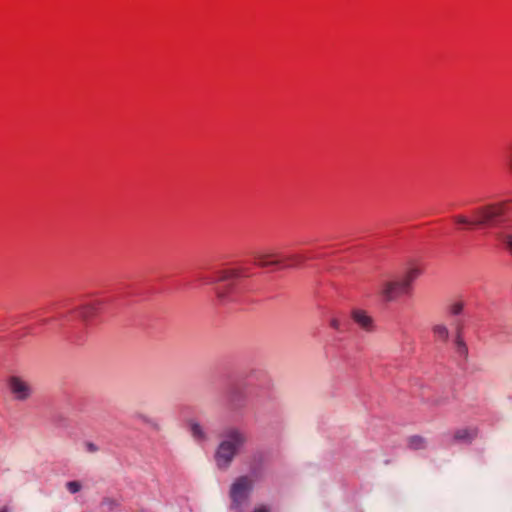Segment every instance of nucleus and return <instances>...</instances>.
<instances>
[{
	"instance_id": "obj_14",
	"label": "nucleus",
	"mask_w": 512,
	"mask_h": 512,
	"mask_svg": "<svg viewBox=\"0 0 512 512\" xmlns=\"http://www.w3.org/2000/svg\"><path fill=\"white\" fill-rule=\"evenodd\" d=\"M407 445L411 450H423L427 448V440L419 435L410 436Z\"/></svg>"
},
{
	"instance_id": "obj_12",
	"label": "nucleus",
	"mask_w": 512,
	"mask_h": 512,
	"mask_svg": "<svg viewBox=\"0 0 512 512\" xmlns=\"http://www.w3.org/2000/svg\"><path fill=\"white\" fill-rule=\"evenodd\" d=\"M190 433L197 443H204L208 440V435L204 428L197 422L190 423Z\"/></svg>"
},
{
	"instance_id": "obj_1",
	"label": "nucleus",
	"mask_w": 512,
	"mask_h": 512,
	"mask_svg": "<svg viewBox=\"0 0 512 512\" xmlns=\"http://www.w3.org/2000/svg\"><path fill=\"white\" fill-rule=\"evenodd\" d=\"M453 220L467 230L490 227L496 245L512 250V208L508 200L478 206L470 216L459 214Z\"/></svg>"
},
{
	"instance_id": "obj_11",
	"label": "nucleus",
	"mask_w": 512,
	"mask_h": 512,
	"mask_svg": "<svg viewBox=\"0 0 512 512\" xmlns=\"http://www.w3.org/2000/svg\"><path fill=\"white\" fill-rule=\"evenodd\" d=\"M432 333L437 341L446 343L449 339L450 332L444 323H437L432 326Z\"/></svg>"
},
{
	"instance_id": "obj_8",
	"label": "nucleus",
	"mask_w": 512,
	"mask_h": 512,
	"mask_svg": "<svg viewBox=\"0 0 512 512\" xmlns=\"http://www.w3.org/2000/svg\"><path fill=\"white\" fill-rule=\"evenodd\" d=\"M351 317L354 322L366 332H372L374 330V320L366 311L354 309L351 312Z\"/></svg>"
},
{
	"instance_id": "obj_18",
	"label": "nucleus",
	"mask_w": 512,
	"mask_h": 512,
	"mask_svg": "<svg viewBox=\"0 0 512 512\" xmlns=\"http://www.w3.org/2000/svg\"><path fill=\"white\" fill-rule=\"evenodd\" d=\"M66 488L70 493H77L81 490L82 486L78 481H69L66 483Z\"/></svg>"
},
{
	"instance_id": "obj_5",
	"label": "nucleus",
	"mask_w": 512,
	"mask_h": 512,
	"mask_svg": "<svg viewBox=\"0 0 512 512\" xmlns=\"http://www.w3.org/2000/svg\"><path fill=\"white\" fill-rule=\"evenodd\" d=\"M408 293L409 290L401 279L384 281L379 287V295L385 302L395 301L400 296Z\"/></svg>"
},
{
	"instance_id": "obj_19",
	"label": "nucleus",
	"mask_w": 512,
	"mask_h": 512,
	"mask_svg": "<svg viewBox=\"0 0 512 512\" xmlns=\"http://www.w3.org/2000/svg\"><path fill=\"white\" fill-rule=\"evenodd\" d=\"M329 325L331 328L338 332H342V322L337 317H331L329 320Z\"/></svg>"
},
{
	"instance_id": "obj_23",
	"label": "nucleus",
	"mask_w": 512,
	"mask_h": 512,
	"mask_svg": "<svg viewBox=\"0 0 512 512\" xmlns=\"http://www.w3.org/2000/svg\"><path fill=\"white\" fill-rule=\"evenodd\" d=\"M0 512H9L7 508H2Z\"/></svg>"
},
{
	"instance_id": "obj_3",
	"label": "nucleus",
	"mask_w": 512,
	"mask_h": 512,
	"mask_svg": "<svg viewBox=\"0 0 512 512\" xmlns=\"http://www.w3.org/2000/svg\"><path fill=\"white\" fill-rule=\"evenodd\" d=\"M241 276L239 269H225L217 272L216 278L207 281L208 284L219 283L215 292L220 303L225 304L233 301L235 281Z\"/></svg>"
},
{
	"instance_id": "obj_21",
	"label": "nucleus",
	"mask_w": 512,
	"mask_h": 512,
	"mask_svg": "<svg viewBox=\"0 0 512 512\" xmlns=\"http://www.w3.org/2000/svg\"><path fill=\"white\" fill-rule=\"evenodd\" d=\"M85 449L89 453H95L99 450V447L93 442H86Z\"/></svg>"
},
{
	"instance_id": "obj_15",
	"label": "nucleus",
	"mask_w": 512,
	"mask_h": 512,
	"mask_svg": "<svg viewBox=\"0 0 512 512\" xmlns=\"http://www.w3.org/2000/svg\"><path fill=\"white\" fill-rule=\"evenodd\" d=\"M421 274V271L419 268H411L407 271L405 276L401 278L402 282L406 284L407 289L410 291V286L412 282L418 278V276Z\"/></svg>"
},
{
	"instance_id": "obj_20",
	"label": "nucleus",
	"mask_w": 512,
	"mask_h": 512,
	"mask_svg": "<svg viewBox=\"0 0 512 512\" xmlns=\"http://www.w3.org/2000/svg\"><path fill=\"white\" fill-rule=\"evenodd\" d=\"M134 418L139 419L143 423H146V424L152 423V419L149 416L141 414V413H135Z\"/></svg>"
},
{
	"instance_id": "obj_16",
	"label": "nucleus",
	"mask_w": 512,
	"mask_h": 512,
	"mask_svg": "<svg viewBox=\"0 0 512 512\" xmlns=\"http://www.w3.org/2000/svg\"><path fill=\"white\" fill-rule=\"evenodd\" d=\"M306 260V257L302 254H294L286 257L283 261H287L283 267H296L303 263Z\"/></svg>"
},
{
	"instance_id": "obj_13",
	"label": "nucleus",
	"mask_w": 512,
	"mask_h": 512,
	"mask_svg": "<svg viewBox=\"0 0 512 512\" xmlns=\"http://www.w3.org/2000/svg\"><path fill=\"white\" fill-rule=\"evenodd\" d=\"M272 256V254L256 252L254 253L255 264L260 267H268L271 265H278L282 262L280 260H270Z\"/></svg>"
},
{
	"instance_id": "obj_7",
	"label": "nucleus",
	"mask_w": 512,
	"mask_h": 512,
	"mask_svg": "<svg viewBox=\"0 0 512 512\" xmlns=\"http://www.w3.org/2000/svg\"><path fill=\"white\" fill-rule=\"evenodd\" d=\"M479 434V429L476 426H468L458 428L453 432L452 442L453 443H472Z\"/></svg>"
},
{
	"instance_id": "obj_4",
	"label": "nucleus",
	"mask_w": 512,
	"mask_h": 512,
	"mask_svg": "<svg viewBox=\"0 0 512 512\" xmlns=\"http://www.w3.org/2000/svg\"><path fill=\"white\" fill-rule=\"evenodd\" d=\"M253 489V480L249 476H240L235 479L230 487V498L232 506L240 508L242 504L248 499L250 492Z\"/></svg>"
},
{
	"instance_id": "obj_17",
	"label": "nucleus",
	"mask_w": 512,
	"mask_h": 512,
	"mask_svg": "<svg viewBox=\"0 0 512 512\" xmlns=\"http://www.w3.org/2000/svg\"><path fill=\"white\" fill-rule=\"evenodd\" d=\"M462 302H454L449 306V313L451 315H459L463 311Z\"/></svg>"
},
{
	"instance_id": "obj_9",
	"label": "nucleus",
	"mask_w": 512,
	"mask_h": 512,
	"mask_svg": "<svg viewBox=\"0 0 512 512\" xmlns=\"http://www.w3.org/2000/svg\"><path fill=\"white\" fill-rule=\"evenodd\" d=\"M462 330L463 326L458 324L455 330L454 344L458 356L466 361L468 359V347L463 339Z\"/></svg>"
},
{
	"instance_id": "obj_2",
	"label": "nucleus",
	"mask_w": 512,
	"mask_h": 512,
	"mask_svg": "<svg viewBox=\"0 0 512 512\" xmlns=\"http://www.w3.org/2000/svg\"><path fill=\"white\" fill-rule=\"evenodd\" d=\"M247 442L248 436L242 429L235 426L225 428L214 453L216 467L228 470Z\"/></svg>"
},
{
	"instance_id": "obj_10",
	"label": "nucleus",
	"mask_w": 512,
	"mask_h": 512,
	"mask_svg": "<svg viewBox=\"0 0 512 512\" xmlns=\"http://www.w3.org/2000/svg\"><path fill=\"white\" fill-rule=\"evenodd\" d=\"M101 305H102L101 301H95V302L83 304L78 309L80 317L83 320H88V319L92 318L93 316H95L97 314Z\"/></svg>"
},
{
	"instance_id": "obj_6",
	"label": "nucleus",
	"mask_w": 512,
	"mask_h": 512,
	"mask_svg": "<svg viewBox=\"0 0 512 512\" xmlns=\"http://www.w3.org/2000/svg\"><path fill=\"white\" fill-rule=\"evenodd\" d=\"M9 389L18 401H26L33 394L32 385L19 376H12L8 382Z\"/></svg>"
},
{
	"instance_id": "obj_22",
	"label": "nucleus",
	"mask_w": 512,
	"mask_h": 512,
	"mask_svg": "<svg viewBox=\"0 0 512 512\" xmlns=\"http://www.w3.org/2000/svg\"><path fill=\"white\" fill-rule=\"evenodd\" d=\"M252 512H271V507L266 504L257 505Z\"/></svg>"
}]
</instances>
